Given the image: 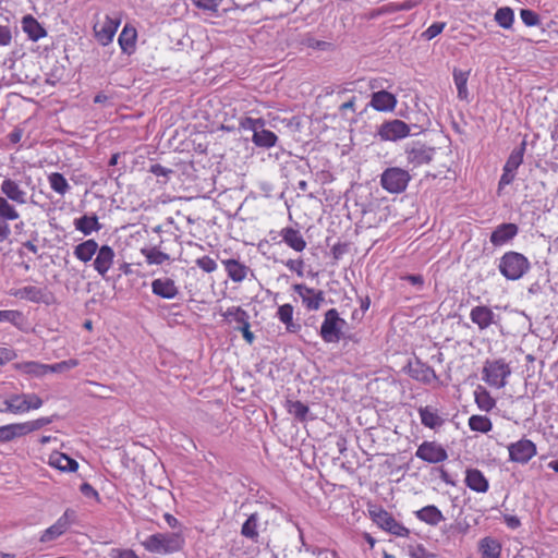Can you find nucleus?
<instances>
[{"mask_svg":"<svg viewBox=\"0 0 558 558\" xmlns=\"http://www.w3.org/2000/svg\"><path fill=\"white\" fill-rule=\"evenodd\" d=\"M184 536L178 532L155 533L141 543L146 551L155 555L178 553L184 547Z\"/></svg>","mask_w":558,"mask_h":558,"instance_id":"f257e3e1","label":"nucleus"},{"mask_svg":"<svg viewBox=\"0 0 558 558\" xmlns=\"http://www.w3.org/2000/svg\"><path fill=\"white\" fill-rule=\"evenodd\" d=\"M122 19L119 13L101 14L94 16L93 34L97 43L101 46H108L113 41Z\"/></svg>","mask_w":558,"mask_h":558,"instance_id":"f03ea898","label":"nucleus"},{"mask_svg":"<svg viewBox=\"0 0 558 558\" xmlns=\"http://www.w3.org/2000/svg\"><path fill=\"white\" fill-rule=\"evenodd\" d=\"M531 268L529 259L521 253L506 252L499 260L498 269L508 280L521 279Z\"/></svg>","mask_w":558,"mask_h":558,"instance_id":"7ed1b4c3","label":"nucleus"},{"mask_svg":"<svg viewBox=\"0 0 558 558\" xmlns=\"http://www.w3.org/2000/svg\"><path fill=\"white\" fill-rule=\"evenodd\" d=\"M511 375V367L504 359L486 360L482 369V379L495 389L504 388Z\"/></svg>","mask_w":558,"mask_h":558,"instance_id":"20e7f679","label":"nucleus"},{"mask_svg":"<svg viewBox=\"0 0 558 558\" xmlns=\"http://www.w3.org/2000/svg\"><path fill=\"white\" fill-rule=\"evenodd\" d=\"M368 513L374 523L381 530L398 536L408 537L410 530L397 521L393 515L380 506H374L368 509Z\"/></svg>","mask_w":558,"mask_h":558,"instance_id":"39448f33","label":"nucleus"},{"mask_svg":"<svg viewBox=\"0 0 558 558\" xmlns=\"http://www.w3.org/2000/svg\"><path fill=\"white\" fill-rule=\"evenodd\" d=\"M345 325V320L340 317L338 311L336 308H330L324 315L319 336L326 343L338 342L342 337Z\"/></svg>","mask_w":558,"mask_h":558,"instance_id":"423d86ee","label":"nucleus"},{"mask_svg":"<svg viewBox=\"0 0 558 558\" xmlns=\"http://www.w3.org/2000/svg\"><path fill=\"white\" fill-rule=\"evenodd\" d=\"M410 180L411 175L407 170L399 167H390L381 173L380 185L391 194H399L405 191Z\"/></svg>","mask_w":558,"mask_h":558,"instance_id":"0eeeda50","label":"nucleus"},{"mask_svg":"<svg viewBox=\"0 0 558 558\" xmlns=\"http://www.w3.org/2000/svg\"><path fill=\"white\" fill-rule=\"evenodd\" d=\"M415 457L426 463L438 464L448 459V452L441 444L435 440H425L417 447Z\"/></svg>","mask_w":558,"mask_h":558,"instance_id":"6e6552de","label":"nucleus"},{"mask_svg":"<svg viewBox=\"0 0 558 558\" xmlns=\"http://www.w3.org/2000/svg\"><path fill=\"white\" fill-rule=\"evenodd\" d=\"M509 460L520 464H526L537 454L536 445L526 438H522L508 446Z\"/></svg>","mask_w":558,"mask_h":558,"instance_id":"1a4fd4ad","label":"nucleus"},{"mask_svg":"<svg viewBox=\"0 0 558 558\" xmlns=\"http://www.w3.org/2000/svg\"><path fill=\"white\" fill-rule=\"evenodd\" d=\"M410 126L402 120L386 121L378 128L377 134L381 141L396 142L410 135Z\"/></svg>","mask_w":558,"mask_h":558,"instance_id":"9d476101","label":"nucleus"},{"mask_svg":"<svg viewBox=\"0 0 558 558\" xmlns=\"http://www.w3.org/2000/svg\"><path fill=\"white\" fill-rule=\"evenodd\" d=\"M292 289L302 300V304L308 312L318 311L325 301V293L323 290L310 288L304 283H295Z\"/></svg>","mask_w":558,"mask_h":558,"instance_id":"9b49d317","label":"nucleus"},{"mask_svg":"<svg viewBox=\"0 0 558 558\" xmlns=\"http://www.w3.org/2000/svg\"><path fill=\"white\" fill-rule=\"evenodd\" d=\"M73 517L74 511L66 509L64 513L56 521V523H53L41 533L40 542L49 543L63 535L69 530Z\"/></svg>","mask_w":558,"mask_h":558,"instance_id":"f8f14e48","label":"nucleus"},{"mask_svg":"<svg viewBox=\"0 0 558 558\" xmlns=\"http://www.w3.org/2000/svg\"><path fill=\"white\" fill-rule=\"evenodd\" d=\"M408 374L412 379L424 385H432L439 381V378L434 368L421 362L420 360L409 363Z\"/></svg>","mask_w":558,"mask_h":558,"instance_id":"ddd939ff","label":"nucleus"},{"mask_svg":"<svg viewBox=\"0 0 558 558\" xmlns=\"http://www.w3.org/2000/svg\"><path fill=\"white\" fill-rule=\"evenodd\" d=\"M116 253L113 248L107 244L101 245L95 255L93 267L95 271L102 278H107V274L112 268Z\"/></svg>","mask_w":558,"mask_h":558,"instance_id":"4468645a","label":"nucleus"},{"mask_svg":"<svg viewBox=\"0 0 558 558\" xmlns=\"http://www.w3.org/2000/svg\"><path fill=\"white\" fill-rule=\"evenodd\" d=\"M407 160L414 168L427 165L433 160L435 149L424 144L416 143L407 149Z\"/></svg>","mask_w":558,"mask_h":558,"instance_id":"2eb2a0df","label":"nucleus"},{"mask_svg":"<svg viewBox=\"0 0 558 558\" xmlns=\"http://www.w3.org/2000/svg\"><path fill=\"white\" fill-rule=\"evenodd\" d=\"M398 105L396 95L387 90H377L372 94L369 106L378 112H392Z\"/></svg>","mask_w":558,"mask_h":558,"instance_id":"dca6fc26","label":"nucleus"},{"mask_svg":"<svg viewBox=\"0 0 558 558\" xmlns=\"http://www.w3.org/2000/svg\"><path fill=\"white\" fill-rule=\"evenodd\" d=\"M0 191L5 198L17 205H24L27 202V193L22 189L20 183L10 178L4 179L1 182Z\"/></svg>","mask_w":558,"mask_h":558,"instance_id":"f3484780","label":"nucleus"},{"mask_svg":"<svg viewBox=\"0 0 558 558\" xmlns=\"http://www.w3.org/2000/svg\"><path fill=\"white\" fill-rule=\"evenodd\" d=\"M151 292L161 299L172 300L178 296L179 288L173 279L161 277L151 281Z\"/></svg>","mask_w":558,"mask_h":558,"instance_id":"a211bd4d","label":"nucleus"},{"mask_svg":"<svg viewBox=\"0 0 558 558\" xmlns=\"http://www.w3.org/2000/svg\"><path fill=\"white\" fill-rule=\"evenodd\" d=\"M464 484L468 488L478 494H485L489 489L487 477L476 468H468L465 470Z\"/></svg>","mask_w":558,"mask_h":558,"instance_id":"6ab92c4d","label":"nucleus"},{"mask_svg":"<svg viewBox=\"0 0 558 558\" xmlns=\"http://www.w3.org/2000/svg\"><path fill=\"white\" fill-rule=\"evenodd\" d=\"M48 465L63 473H73L78 469L76 460L60 451H52L49 454Z\"/></svg>","mask_w":558,"mask_h":558,"instance_id":"aec40b11","label":"nucleus"},{"mask_svg":"<svg viewBox=\"0 0 558 558\" xmlns=\"http://www.w3.org/2000/svg\"><path fill=\"white\" fill-rule=\"evenodd\" d=\"M519 232L515 223H501L490 234V243L494 246H502L511 241Z\"/></svg>","mask_w":558,"mask_h":558,"instance_id":"412c9836","label":"nucleus"},{"mask_svg":"<svg viewBox=\"0 0 558 558\" xmlns=\"http://www.w3.org/2000/svg\"><path fill=\"white\" fill-rule=\"evenodd\" d=\"M136 43L137 31L135 26H133L130 23H126L118 37V44L122 52L129 56L133 54L136 51Z\"/></svg>","mask_w":558,"mask_h":558,"instance_id":"4be33fe9","label":"nucleus"},{"mask_svg":"<svg viewBox=\"0 0 558 558\" xmlns=\"http://www.w3.org/2000/svg\"><path fill=\"white\" fill-rule=\"evenodd\" d=\"M22 29L32 41H38L47 36L46 28L32 14H26L21 21Z\"/></svg>","mask_w":558,"mask_h":558,"instance_id":"5701e85b","label":"nucleus"},{"mask_svg":"<svg viewBox=\"0 0 558 558\" xmlns=\"http://www.w3.org/2000/svg\"><path fill=\"white\" fill-rule=\"evenodd\" d=\"M282 241L293 251L301 253L306 248V241L299 229L293 227L282 228L279 232Z\"/></svg>","mask_w":558,"mask_h":558,"instance_id":"b1692460","label":"nucleus"},{"mask_svg":"<svg viewBox=\"0 0 558 558\" xmlns=\"http://www.w3.org/2000/svg\"><path fill=\"white\" fill-rule=\"evenodd\" d=\"M222 265L230 280L236 283L244 281L251 271L248 266L234 258L223 259Z\"/></svg>","mask_w":558,"mask_h":558,"instance_id":"393cba45","label":"nucleus"},{"mask_svg":"<svg viewBox=\"0 0 558 558\" xmlns=\"http://www.w3.org/2000/svg\"><path fill=\"white\" fill-rule=\"evenodd\" d=\"M495 314L488 306L477 305L470 312V319L475 324L478 329H487L494 324Z\"/></svg>","mask_w":558,"mask_h":558,"instance_id":"a878e982","label":"nucleus"},{"mask_svg":"<svg viewBox=\"0 0 558 558\" xmlns=\"http://www.w3.org/2000/svg\"><path fill=\"white\" fill-rule=\"evenodd\" d=\"M415 518L430 526H437L445 521V515L435 505L425 506L414 512Z\"/></svg>","mask_w":558,"mask_h":558,"instance_id":"bb28decb","label":"nucleus"},{"mask_svg":"<svg viewBox=\"0 0 558 558\" xmlns=\"http://www.w3.org/2000/svg\"><path fill=\"white\" fill-rule=\"evenodd\" d=\"M98 243L94 239L85 240L74 247V256L82 263H88L93 259L99 250Z\"/></svg>","mask_w":558,"mask_h":558,"instance_id":"cd10ccee","label":"nucleus"},{"mask_svg":"<svg viewBox=\"0 0 558 558\" xmlns=\"http://www.w3.org/2000/svg\"><path fill=\"white\" fill-rule=\"evenodd\" d=\"M11 295L15 298H20L23 300H27L34 303H40L45 302L48 303L46 300L47 293L44 289L35 287V286H26L23 288H20L15 290L14 292H11Z\"/></svg>","mask_w":558,"mask_h":558,"instance_id":"c85d7f7f","label":"nucleus"},{"mask_svg":"<svg viewBox=\"0 0 558 558\" xmlns=\"http://www.w3.org/2000/svg\"><path fill=\"white\" fill-rule=\"evenodd\" d=\"M24 393H13L3 399L0 405L1 413L24 414L26 413Z\"/></svg>","mask_w":558,"mask_h":558,"instance_id":"c756f323","label":"nucleus"},{"mask_svg":"<svg viewBox=\"0 0 558 558\" xmlns=\"http://www.w3.org/2000/svg\"><path fill=\"white\" fill-rule=\"evenodd\" d=\"M421 423L430 429H436L442 426L444 418L439 415L438 411L432 407H421L418 409Z\"/></svg>","mask_w":558,"mask_h":558,"instance_id":"7c9ffc66","label":"nucleus"},{"mask_svg":"<svg viewBox=\"0 0 558 558\" xmlns=\"http://www.w3.org/2000/svg\"><path fill=\"white\" fill-rule=\"evenodd\" d=\"M481 558H500L501 544L494 537L486 536L478 543Z\"/></svg>","mask_w":558,"mask_h":558,"instance_id":"2f4dec72","label":"nucleus"},{"mask_svg":"<svg viewBox=\"0 0 558 558\" xmlns=\"http://www.w3.org/2000/svg\"><path fill=\"white\" fill-rule=\"evenodd\" d=\"M74 227L77 231L82 232L84 235H89L93 232H97L101 229V225L98 221V217L96 215L87 216L84 215L74 220Z\"/></svg>","mask_w":558,"mask_h":558,"instance_id":"473e14b6","label":"nucleus"},{"mask_svg":"<svg viewBox=\"0 0 558 558\" xmlns=\"http://www.w3.org/2000/svg\"><path fill=\"white\" fill-rule=\"evenodd\" d=\"M294 308L291 304L286 303L278 307L277 318L286 326L288 332H296L300 329V325L293 322Z\"/></svg>","mask_w":558,"mask_h":558,"instance_id":"72a5a7b5","label":"nucleus"},{"mask_svg":"<svg viewBox=\"0 0 558 558\" xmlns=\"http://www.w3.org/2000/svg\"><path fill=\"white\" fill-rule=\"evenodd\" d=\"M14 368L25 375L34 376V377H43L47 375L46 364L36 362V361H27L15 363Z\"/></svg>","mask_w":558,"mask_h":558,"instance_id":"f704fd0d","label":"nucleus"},{"mask_svg":"<svg viewBox=\"0 0 558 558\" xmlns=\"http://www.w3.org/2000/svg\"><path fill=\"white\" fill-rule=\"evenodd\" d=\"M24 436L26 435L22 422L0 426V444L10 442Z\"/></svg>","mask_w":558,"mask_h":558,"instance_id":"c9c22d12","label":"nucleus"},{"mask_svg":"<svg viewBox=\"0 0 558 558\" xmlns=\"http://www.w3.org/2000/svg\"><path fill=\"white\" fill-rule=\"evenodd\" d=\"M471 71H463L460 69L454 68L452 75H453V82L457 87L458 92V98L461 100H468L469 99V90H468V81L470 76Z\"/></svg>","mask_w":558,"mask_h":558,"instance_id":"e433bc0d","label":"nucleus"},{"mask_svg":"<svg viewBox=\"0 0 558 558\" xmlns=\"http://www.w3.org/2000/svg\"><path fill=\"white\" fill-rule=\"evenodd\" d=\"M474 401L480 410L489 412L496 407V400L490 392L483 386H477L474 391Z\"/></svg>","mask_w":558,"mask_h":558,"instance_id":"4c0bfd02","label":"nucleus"},{"mask_svg":"<svg viewBox=\"0 0 558 558\" xmlns=\"http://www.w3.org/2000/svg\"><path fill=\"white\" fill-rule=\"evenodd\" d=\"M252 142L257 147L271 148L276 146L278 136L272 131L262 128L253 134Z\"/></svg>","mask_w":558,"mask_h":558,"instance_id":"58836bf2","label":"nucleus"},{"mask_svg":"<svg viewBox=\"0 0 558 558\" xmlns=\"http://www.w3.org/2000/svg\"><path fill=\"white\" fill-rule=\"evenodd\" d=\"M8 322L17 329L23 330L26 319L24 314L17 310H0V323Z\"/></svg>","mask_w":558,"mask_h":558,"instance_id":"ea45409f","label":"nucleus"},{"mask_svg":"<svg viewBox=\"0 0 558 558\" xmlns=\"http://www.w3.org/2000/svg\"><path fill=\"white\" fill-rule=\"evenodd\" d=\"M468 424L471 430L483 434L488 433L493 428L490 418L485 415H472L469 417Z\"/></svg>","mask_w":558,"mask_h":558,"instance_id":"a19ab883","label":"nucleus"},{"mask_svg":"<svg viewBox=\"0 0 558 558\" xmlns=\"http://www.w3.org/2000/svg\"><path fill=\"white\" fill-rule=\"evenodd\" d=\"M524 150H525V142H523L521 144L520 148H517L511 151L506 163L504 165V168L508 172H517L518 168L523 162Z\"/></svg>","mask_w":558,"mask_h":558,"instance_id":"79ce46f5","label":"nucleus"},{"mask_svg":"<svg viewBox=\"0 0 558 558\" xmlns=\"http://www.w3.org/2000/svg\"><path fill=\"white\" fill-rule=\"evenodd\" d=\"M258 517L256 513L251 514L247 520L243 523L241 529V534L252 539L253 542H257L258 539Z\"/></svg>","mask_w":558,"mask_h":558,"instance_id":"37998d69","label":"nucleus"},{"mask_svg":"<svg viewBox=\"0 0 558 558\" xmlns=\"http://www.w3.org/2000/svg\"><path fill=\"white\" fill-rule=\"evenodd\" d=\"M287 411L289 414L293 415L298 421L305 422L307 414L310 412V408L303 403L302 401H287Z\"/></svg>","mask_w":558,"mask_h":558,"instance_id":"c03bdc74","label":"nucleus"},{"mask_svg":"<svg viewBox=\"0 0 558 558\" xmlns=\"http://www.w3.org/2000/svg\"><path fill=\"white\" fill-rule=\"evenodd\" d=\"M48 182L51 190L60 195H64L70 190L66 179L59 172L50 173L48 175Z\"/></svg>","mask_w":558,"mask_h":558,"instance_id":"a18cd8bd","label":"nucleus"},{"mask_svg":"<svg viewBox=\"0 0 558 558\" xmlns=\"http://www.w3.org/2000/svg\"><path fill=\"white\" fill-rule=\"evenodd\" d=\"M495 21L502 28H510L514 21L513 10L509 7L499 8L495 13Z\"/></svg>","mask_w":558,"mask_h":558,"instance_id":"49530a36","label":"nucleus"},{"mask_svg":"<svg viewBox=\"0 0 558 558\" xmlns=\"http://www.w3.org/2000/svg\"><path fill=\"white\" fill-rule=\"evenodd\" d=\"M9 201L4 196H0V219L13 221L20 217V214Z\"/></svg>","mask_w":558,"mask_h":558,"instance_id":"de8ad7c7","label":"nucleus"},{"mask_svg":"<svg viewBox=\"0 0 558 558\" xmlns=\"http://www.w3.org/2000/svg\"><path fill=\"white\" fill-rule=\"evenodd\" d=\"M54 416H43L36 420L22 422L25 435L37 432L53 422Z\"/></svg>","mask_w":558,"mask_h":558,"instance_id":"09e8293b","label":"nucleus"},{"mask_svg":"<svg viewBox=\"0 0 558 558\" xmlns=\"http://www.w3.org/2000/svg\"><path fill=\"white\" fill-rule=\"evenodd\" d=\"M225 318L230 322H235L239 326L245 324L248 320V315L246 311H244L240 306H231L228 307L227 311L222 314Z\"/></svg>","mask_w":558,"mask_h":558,"instance_id":"8fccbe9b","label":"nucleus"},{"mask_svg":"<svg viewBox=\"0 0 558 558\" xmlns=\"http://www.w3.org/2000/svg\"><path fill=\"white\" fill-rule=\"evenodd\" d=\"M142 253L149 265H161L169 258L166 253L156 247L142 250Z\"/></svg>","mask_w":558,"mask_h":558,"instance_id":"3c124183","label":"nucleus"},{"mask_svg":"<svg viewBox=\"0 0 558 558\" xmlns=\"http://www.w3.org/2000/svg\"><path fill=\"white\" fill-rule=\"evenodd\" d=\"M80 362L76 359H70L54 364H46L48 373H63L78 366Z\"/></svg>","mask_w":558,"mask_h":558,"instance_id":"603ef678","label":"nucleus"},{"mask_svg":"<svg viewBox=\"0 0 558 558\" xmlns=\"http://www.w3.org/2000/svg\"><path fill=\"white\" fill-rule=\"evenodd\" d=\"M239 125L242 130L252 131L255 134V132L265 126V120L246 117L240 120Z\"/></svg>","mask_w":558,"mask_h":558,"instance_id":"864d4df0","label":"nucleus"},{"mask_svg":"<svg viewBox=\"0 0 558 558\" xmlns=\"http://www.w3.org/2000/svg\"><path fill=\"white\" fill-rule=\"evenodd\" d=\"M195 264L206 274L215 272L218 268L216 260L208 255H203L196 258Z\"/></svg>","mask_w":558,"mask_h":558,"instance_id":"5fc2aeb1","label":"nucleus"},{"mask_svg":"<svg viewBox=\"0 0 558 558\" xmlns=\"http://www.w3.org/2000/svg\"><path fill=\"white\" fill-rule=\"evenodd\" d=\"M338 111L342 118H347L348 113H351V116H354L356 112V96H351L348 100L343 101L339 105Z\"/></svg>","mask_w":558,"mask_h":558,"instance_id":"6e6d98bb","label":"nucleus"},{"mask_svg":"<svg viewBox=\"0 0 558 558\" xmlns=\"http://www.w3.org/2000/svg\"><path fill=\"white\" fill-rule=\"evenodd\" d=\"M445 27H446L445 22H435L423 32L422 36L426 40H430V39L435 38L436 36H438L444 31Z\"/></svg>","mask_w":558,"mask_h":558,"instance_id":"4d7b16f0","label":"nucleus"},{"mask_svg":"<svg viewBox=\"0 0 558 558\" xmlns=\"http://www.w3.org/2000/svg\"><path fill=\"white\" fill-rule=\"evenodd\" d=\"M26 413L31 410H37L43 407L41 398L36 393H24Z\"/></svg>","mask_w":558,"mask_h":558,"instance_id":"13d9d810","label":"nucleus"},{"mask_svg":"<svg viewBox=\"0 0 558 558\" xmlns=\"http://www.w3.org/2000/svg\"><path fill=\"white\" fill-rule=\"evenodd\" d=\"M520 16H521L522 22L526 26H535L539 23L538 14L530 9H522L520 11Z\"/></svg>","mask_w":558,"mask_h":558,"instance_id":"bf43d9fd","label":"nucleus"},{"mask_svg":"<svg viewBox=\"0 0 558 558\" xmlns=\"http://www.w3.org/2000/svg\"><path fill=\"white\" fill-rule=\"evenodd\" d=\"M284 266L292 272H295L299 277L304 276L305 263L302 258L288 259L284 262Z\"/></svg>","mask_w":558,"mask_h":558,"instance_id":"052dcab7","label":"nucleus"},{"mask_svg":"<svg viewBox=\"0 0 558 558\" xmlns=\"http://www.w3.org/2000/svg\"><path fill=\"white\" fill-rule=\"evenodd\" d=\"M194 5L201 10L210 11L217 13L220 4V0H193Z\"/></svg>","mask_w":558,"mask_h":558,"instance_id":"680f3d73","label":"nucleus"},{"mask_svg":"<svg viewBox=\"0 0 558 558\" xmlns=\"http://www.w3.org/2000/svg\"><path fill=\"white\" fill-rule=\"evenodd\" d=\"M355 83L354 82H348L340 85H337L332 93L336 94L338 98H342L348 93H355Z\"/></svg>","mask_w":558,"mask_h":558,"instance_id":"e2e57ef3","label":"nucleus"},{"mask_svg":"<svg viewBox=\"0 0 558 558\" xmlns=\"http://www.w3.org/2000/svg\"><path fill=\"white\" fill-rule=\"evenodd\" d=\"M517 172H508L505 168H502V174L498 182V194L509 184H511L515 179Z\"/></svg>","mask_w":558,"mask_h":558,"instance_id":"0e129e2a","label":"nucleus"},{"mask_svg":"<svg viewBox=\"0 0 558 558\" xmlns=\"http://www.w3.org/2000/svg\"><path fill=\"white\" fill-rule=\"evenodd\" d=\"M12 38L11 28L8 25H0V47L10 46Z\"/></svg>","mask_w":558,"mask_h":558,"instance_id":"69168bd1","label":"nucleus"},{"mask_svg":"<svg viewBox=\"0 0 558 558\" xmlns=\"http://www.w3.org/2000/svg\"><path fill=\"white\" fill-rule=\"evenodd\" d=\"M111 558H138L136 553L132 549L113 548L110 551Z\"/></svg>","mask_w":558,"mask_h":558,"instance_id":"338daca9","label":"nucleus"},{"mask_svg":"<svg viewBox=\"0 0 558 558\" xmlns=\"http://www.w3.org/2000/svg\"><path fill=\"white\" fill-rule=\"evenodd\" d=\"M80 489L84 496L100 500L99 493L89 483H83Z\"/></svg>","mask_w":558,"mask_h":558,"instance_id":"774afa93","label":"nucleus"}]
</instances>
